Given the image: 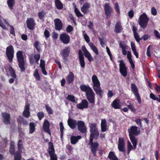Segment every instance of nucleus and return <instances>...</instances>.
<instances>
[{"instance_id": "18", "label": "nucleus", "mask_w": 160, "mask_h": 160, "mask_svg": "<svg viewBox=\"0 0 160 160\" xmlns=\"http://www.w3.org/2000/svg\"><path fill=\"white\" fill-rule=\"evenodd\" d=\"M78 109H83L84 108H87L88 106V103L86 99H83L81 102L76 105Z\"/></svg>"}, {"instance_id": "24", "label": "nucleus", "mask_w": 160, "mask_h": 160, "mask_svg": "<svg viewBox=\"0 0 160 160\" xmlns=\"http://www.w3.org/2000/svg\"><path fill=\"white\" fill-rule=\"evenodd\" d=\"M93 89L96 94L98 95L101 98H102L103 97V94L104 92L103 90H102L100 86H99L98 87H94Z\"/></svg>"}, {"instance_id": "63", "label": "nucleus", "mask_w": 160, "mask_h": 160, "mask_svg": "<svg viewBox=\"0 0 160 160\" xmlns=\"http://www.w3.org/2000/svg\"><path fill=\"white\" fill-rule=\"evenodd\" d=\"M154 33L157 38L158 39H160V33L158 31L156 30H154Z\"/></svg>"}, {"instance_id": "22", "label": "nucleus", "mask_w": 160, "mask_h": 160, "mask_svg": "<svg viewBox=\"0 0 160 160\" xmlns=\"http://www.w3.org/2000/svg\"><path fill=\"white\" fill-rule=\"evenodd\" d=\"M66 80L68 84L72 83L74 80V76L73 73L71 72H69V74L66 78Z\"/></svg>"}, {"instance_id": "23", "label": "nucleus", "mask_w": 160, "mask_h": 160, "mask_svg": "<svg viewBox=\"0 0 160 160\" xmlns=\"http://www.w3.org/2000/svg\"><path fill=\"white\" fill-rule=\"evenodd\" d=\"M30 105L29 104L25 105L24 110L23 112V115L26 118H28L30 116Z\"/></svg>"}, {"instance_id": "2", "label": "nucleus", "mask_w": 160, "mask_h": 160, "mask_svg": "<svg viewBox=\"0 0 160 160\" xmlns=\"http://www.w3.org/2000/svg\"><path fill=\"white\" fill-rule=\"evenodd\" d=\"M90 128L91 134L89 139H97L98 138L99 132L98 130L96 124L95 123H92L90 125Z\"/></svg>"}, {"instance_id": "10", "label": "nucleus", "mask_w": 160, "mask_h": 160, "mask_svg": "<svg viewBox=\"0 0 160 160\" xmlns=\"http://www.w3.org/2000/svg\"><path fill=\"white\" fill-rule=\"evenodd\" d=\"M119 71L121 74L124 77L126 76L127 74V68L124 61L121 60L120 61Z\"/></svg>"}, {"instance_id": "46", "label": "nucleus", "mask_w": 160, "mask_h": 160, "mask_svg": "<svg viewBox=\"0 0 160 160\" xmlns=\"http://www.w3.org/2000/svg\"><path fill=\"white\" fill-rule=\"evenodd\" d=\"M46 14V13L44 10L39 12L38 13V16L40 20L43 19Z\"/></svg>"}, {"instance_id": "61", "label": "nucleus", "mask_w": 160, "mask_h": 160, "mask_svg": "<svg viewBox=\"0 0 160 160\" xmlns=\"http://www.w3.org/2000/svg\"><path fill=\"white\" fill-rule=\"evenodd\" d=\"M151 12L152 14L154 16H155L157 14V11L156 8L154 7H152L151 8Z\"/></svg>"}, {"instance_id": "64", "label": "nucleus", "mask_w": 160, "mask_h": 160, "mask_svg": "<svg viewBox=\"0 0 160 160\" xmlns=\"http://www.w3.org/2000/svg\"><path fill=\"white\" fill-rule=\"evenodd\" d=\"M50 160H58V158L56 154H55L50 155Z\"/></svg>"}, {"instance_id": "44", "label": "nucleus", "mask_w": 160, "mask_h": 160, "mask_svg": "<svg viewBox=\"0 0 160 160\" xmlns=\"http://www.w3.org/2000/svg\"><path fill=\"white\" fill-rule=\"evenodd\" d=\"M119 45L120 47L122 48V54L124 55H126L127 54V52L126 50V46L123 45L122 42H120Z\"/></svg>"}, {"instance_id": "12", "label": "nucleus", "mask_w": 160, "mask_h": 160, "mask_svg": "<svg viewBox=\"0 0 160 160\" xmlns=\"http://www.w3.org/2000/svg\"><path fill=\"white\" fill-rule=\"evenodd\" d=\"M113 8L111 7L109 3H106L104 6V10L107 18H109L111 15Z\"/></svg>"}, {"instance_id": "38", "label": "nucleus", "mask_w": 160, "mask_h": 160, "mask_svg": "<svg viewBox=\"0 0 160 160\" xmlns=\"http://www.w3.org/2000/svg\"><path fill=\"white\" fill-rule=\"evenodd\" d=\"M29 132L30 133L32 134L34 132L35 130L36 125L33 122H31L29 124Z\"/></svg>"}, {"instance_id": "1", "label": "nucleus", "mask_w": 160, "mask_h": 160, "mask_svg": "<svg viewBox=\"0 0 160 160\" xmlns=\"http://www.w3.org/2000/svg\"><path fill=\"white\" fill-rule=\"evenodd\" d=\"M17 61L18 63L19 67L21 72H25L26 70V62L24 60V58L22 52L21 51L17 52L16 54Z\"/></svg>"}, {"instance_id": "62", "label": "nucleus", "mask_w": 160, "mask_h": 160, "mask_svg": "<svg viewBox=\"0 0 160 160\" xmlns=\"http://www.w3.org/2000/svg\"><path fill=\"white\" fill-rule=\"evenodd\" d=\"M114 8L115 9L116 12L118 13H120V10L119 8V6L118 3L117 2H116Z\"/></svg>"}, {"instance_id": "41", "label": "nucleus", "mask_w": 160, "mask_h": 160, "mask_svg": "<svg viewBox=\"0 0 160 160\" xmlns=\"http://www.w3.org/2000/svg\"><path fill=\"white\" fill-rule=\"evenodd\" d=\"M80 88L82 91L85 92L86 93L87 91L90 90L92 89L89 86L85 85H81L80 86Z\"/></svg>"}, {"instance_id": "30", "label": "nucleus", "mask_w": 160, "mask_h": 160, "mask_svg": "<svg viewBox=\"0 0 160 160\" xmlns=\"http://www.w3.org/2000/svg\"><path fill=\"white\" fill-rule=\"evenodd\" d=\"M82 138V137L80 135H78L77 136L72 135L70 138L71 142L73 144H75L78 142L79 140Z\"/></svg>"}, {"instance_id": "60", "label": "nucleus", "mask_w": 160, "mask_h": 160, "mask_svg": "<svg viewBox=\"0 0 160 160\" xmlns=\"http://www.w3.org/2000/svg\"><path fill=\"white\" fill-rule=\"evenodd\" d=\"M10 33L12 35H13L15 36V30L14 28L13 27V26L12 25H10Z\"/></svg>"}, {"instance_id": "3", "label": "nucleus", "mask_w": 160, "mask_h": 160, "mask_svg": "<svg viewBox=\"0 0 160 160\" xmlns=\"http://www.w3.org/2000/svg\"><path fill=\"white\" fill-rule=\"evenodd\" d=\"M149 20V18L146 14L143 13L139 17L138 24L141 28L144 29L147 27Z\"/></svg>"}, {"instance_id": "39", "label": "nucleus", "mask_w": 160, "mask_h": 160, "mask_svg": "<svg viewBox=\"0 0 160 160\" xmlns=\"http://www.w3.org/2000/svg\"><path fill=\"white\" fill-rule=\"evenodd\" d=\"M22 141V140H19L18 143V151L16 152H18L21 154L22 152V149L23 148Z\"/></svg>"}, {"instance_id": "9", "label": "nucleus", "mask_w": 160, "mask_h": 160, "mask_svg": "<svg viewBox=\"0 0 160 160\" xmlns=\"http://www.w3.org/2000/svg\"><path fill=\"white\" fill-rule=\"evenodd\" d=\"M129 136H137L140 133V129L136 126H131L128 129Z\"/></svg>"}, {"instance_id": "28", "label": "nucleus", "mask_w": 160, "mask_h": 160, "mask_svg": "<svg viewBox=\"0 0 160 160\" xmlns=\"http://www.w3.org/2000/svg\"><path fill=\"white\" fill-rule=\"evenodd\" d=\"M48 152L49 155L55 154V151L54 148V146L52 142H48Z\"/></svg>"}, {"instance_id": "15", "label": "nucleus", "mask_w": 160, "mask_h": 160, "mask_svg": "<svg viewBox=\"0 0 160 160\" xmlns=\"http://www.w3.org/2000/svg\"><path fill=\"white\" fill-rule=\"evenodd\" d=\"M70 52V49L68 47L65 48L61 52V53L64 61H67V58L69 56Z\"/></svg>"}, {"instance_id": "4", "label": "nucleus", "mask_w": 160, "mask_h": 160, "mask_svg": "<svg viewBox=\"0 0 160 160\" xmlns=\"http://www.w3.org/2000/svg\"><path fill=\"white\" fill-rule=\"evenodd\" d=\"M93 140L89 139L88 143L89 145H90V148L91 149V151L94 157L96 156V152L98 151L99 146V143L97 142H93Z\"/></svg>"}, {"instance_id": "19", "label": "nucleus", "mask_w": 160, "mask_h": 160, "mask_svg": "<svg viewBox=\"0 0 160 160\" xmlns=\"http://www.w3.org/2000/svg\"><path fill=\"white\" fill-rule=\"evenodd\" d=\"M50 124L47 119H45L43 125V128L44 131L51 136V132L49 129Z\"/></svg>"}, {"instance_id": "17", "label": "nucleus", "mask_w": 160, "mask_h": 160, "mask_svg": "<svg viewBox=\"0 0 160 160\" xmlns=\"http://www.w3.org/2000/svg\"><path fill=\"white\" fill-rule=\"evenodd\" d=\"M26 23L28 28L31 30L34 29L35 23L33 18H27L26 20Z\"/></svg>"}, {"instance_id": "37", "label": "nucleus", "mask_w": 160, "mask_h": 160, "mask_svg": "<svg viewBox=\"0 0 160 160\" xmlns=\"http://www.w3.org/2000/svg\"><path fill=\"white\" fill-rule=\"evenodd\" d=\"M88 45L91 49L97 55H98L99 54L98 50L94 44L92 42H90L88 44Z\"/></svg>"}, {"instance_id": "50", "label": "nucleus", "mask_w": 160, "mask_h": 160, "mask_svg": "<svg viewBox=\"0 0 160 160\" xmlns=\"http://www.w3.org/2000/svg\"><path fill=\"white\" fill-rule=\"evenodd\" d=\"M67 98L69 101L73 102H74L75 101V97L74 96L72 95H68L67 97Z\"/></svg>"}, {"instance_id": "47", "label": "nucleus", "mask_w": 160, "mask_h": 160, "mask_svg": "<svg viewBox=\"0 0 160 160\" xmlns=\"http://www.w3.org/2000/svg\"><path fill=\"white\" fill-rule=\"evenodd\" d=\"M33 76L38 81L40 80V75L38 72V70L37 69H36L35 70V71L33 74Z\"/></svg>"}, {"instance_id": "29", "label": "nucleus", "mask_w": 160, "mask_h": 160, "mask_svg": "<svg viewBox=\"0 0 160 160\" xmlns=\"http://www.w3.org/2000/svg\"><path fill=\"white\" fill-rule=\"evenodd\" d=\"M40 66L42 72L44 75H47V72L45 70V62L42 59H40Z\"/></svg>"}, {"instance_id": "13", "label": "nucleus", "mask_w": 160, "mask_h": 160, "mask_svg": "<svg viewBox=\"0 0 160 160\" xmlns=\"http://www.w3.org/2000/svg\"><path fill=\"white\" fill-rule=\"evenodd\" d=\"M77 125L78 130L81 132L85 133L87 132L86 127L84 122L82 121H78L77 122Z\"/></svg>"}, {"instance_id": "26", "label": "nucleus", "mask_w": 160, "mask_h": 160, "mask_svg": "<svg viewBox=\"0 0 160 160\" xmlns=\"http://www.w3.org/2000/svg\"><path fill=\"white\" fill-rule=\"evenodd\" d=\"M92 81L93 83V88L98 87L100 86V83L97 77L95 75H93L92 77Z\"/></svg>"}, {"instance_id": "11", "label": "nucleus", "mask_w": 160, "mask_h": 160, "mask_svg": "<svg viewBox=\"0 0 160 160\" xmlns=\"http://www.w3.org/2000/svg\"><path fill=\"white\" fill-rule=\"evenodd\" d=\"M59 38L61 41L64 44H67L70 43V37L66 33H63L60 35Z\"/></svg>"}, {"instance_id": "59", "label": "nucleus", "mask_w": 160, "mask_h": 160, "mask_svg": "<svg viewBox=\"0 0 160 160\" xmlns=\"http://www.w3.org/2000/svg\"><path fill=\"white\" fill-rule=\"evenodd\" d=\"M73 30V27L71 25H68L66 28V32L68 33H70Z\"/></svg>"}, {"instance_id": "14", "label": "nucleus", "mask_w": 160, "mask_h": 160, "mask_svg": "<svg viewBox=\"0 0 160 160\" xmlns=\"http://www.w3.org/2000/svg\"><path fill=\"white\" fill-rule=\"evenodd\" d=\"M1 116L3 118V122L4 123L7 125H10L11 116L8 113L2 112Z\"/></svg>"}, {"instance_id": "45", "label": "nucleus", "mask_w": 160, "mask_h": 160, "mask_svg": "<svg viewBox=\"0 0 160 160\" xmlns=\"http://www.w3.org/2000/svg\"><path fill=\"white\" fill-rule=\"evenodd\" d=\"M7 4L10 9L12 10L15 4V1L14 0H8Z\"/></svg>"}, {"instance_id": "8", "label": "nucleus", "mask_w": 160, "mask_h": 160, "mask_svg": "<svg viewBox=\"0 0 160 160\" xmlns=\"http://www.w3.org/2000/svg\"><path fill=\"white\" fill-rule=\"evenodd\" d=\"M40 55L39 53L34 55H31L28 57L30 64L32 65L35 62L37 64H38V62L40 60Z\"/></svg>"}, {"instance_id": "42", "label": "nucleus", "mask_w": 160, "mask_h": 160, "mask_svg": "<svg viewBox=\"0 0 160 160\" xmlns=\"http://www.w3.org/2000/svg\"><path fill=\"white\" fill-rule=\"evenodd\" d=\"M8 68L11 76L14 78H16L17 77V75L14 69L11 66H9Z\"/></svg>"}, {"instance_id": "58", "label": "nucleus", "mask_w": 160, "mask_h": 160, "mask_svg": "<svg viewBox=\"0 0 160 160\" xmlns=\"http://www.w3.org/2000/svg\"><path fill=\"white\" fill-rule=\"evenodd\" d=\"M134 38L138 42H139L140 40H141V38H140L138 33L134 34Z\"/></svg>"}, {"instance_id": "31", "label": "nucleus", "mask_w": 160, "mask_h": 160, "mask_svg": "<svg viewBox=\"0 0 160 160\" xmlns=\"http://www.w3.org/2000/svg\"><path fill=\"white\" fill-rule=\"evenodd\" d=\"M122 29L121 23L120 22H118L116 23L114 31L116 33H119L121 32Z\"/></svg>"}, {"instance_id": "21", "label": "nucleus", "mask_w": 160, "mask_h": 160, "mask_svg": "<svg viewBox=\"0 0 160 160\" xmlns=\"http://www.w3.org/2000/svg\"><path fill=\"white\" fill-rule=\"evenodd\" d=\"M112 107L115 109L121 108V106L120 104V100L118 98L114 100L111 103Z\"/></svg>"}, {"instance_id": "33", "label": "nucleus", "mask_w": 160, "mask_h": 160, "mask_svg": "<svg viewBox=\"0 0 160 160\" xmlns=\"http://www.w3.org/2000/svg\"><path fill=\"white\" fill-rule=\"evenodd\" d=\"M130 140L133 145V149H135L136 148L138 139L135 136H129Z\"/></svg>"}, {"instance_id": "36", "label": "nucleus", "mask_w": 160, "mask_h": 160, "mask_svg": "<svg viewBox=\"0 0 160 160\" xmlns=\"http://www.w3.org/2000/svg\"><path fill=\"white\" fill-rule=\"evenodd\" d=\"M17 122L20 124H23V125H28V123L26 120L22 116L19 117L18 118L17 120Z\"/></svg>"}, {"instance_id": "49", "label": "nucleus", "mask_w": 160, "mask_h": 160, "mask_svg": "<svg viewBox=\"0 0 160 160\" xmlns=\"http://www.w3.org/2000/svg\"><path fill=\"white\" fill-rule=\"evenodd\" d=\"M74 12L76 15L78 17H82L83 15L81 13L79 10L75 6L74 9Z\"/></svg>"}, {"instance_id": "20", "label": "nucleus", "mask_w": 160, "mask_h": 160, "mask_svg": "<svg viewBox=\"0 0 160 160\" xmlns=\"http://www.w3.org/2000/svg\"><path fill=\"white\" fill-rule=\"evenodd\" d=\"M55 29L60 31L62 29L63 24L59 18L55 19L54 20Z\"/></svg>"}, {"instance_id": "27", "label": "nucleus", "mask_w": 160, "mask_h": 160, "mask_svg": "<svg viewBox=\"0 0 160 160\" xmlns=\"http://www.w3.org/2000/svg\"><path fill=\"white\" fill-rule=\"evenodd\" d=\"M89 3L86 2L85 3L81 8V11L84 14H86L88 11V9L90 8Z\"/></svg>"}, {"instance_id": "51", "label": "nucleus", "mask_w": 160, "mask_h": 160, "mask_svg": "<svg viewBox=\"0 0 160 160\" xmlns=\"http://www.w3.org/2000/svg\"><path fill=\"white\" fill-rule=\"evenodd\" d=\"M14 160H21L22 158L21 155L18 152H16L14 156Z\"/></svg>"}, {"instance_id": "34", "label": "nucleus", "mask_w": 160, "mask_h": 160, "mask_svg": "<svg viewBox=\"0 0 160 160\" xmlns=\"http://www.w3.org/2000/svg\"><path fill=\"white\" fill-rule=\"evenodd\" d=\"M127 102L129 104L127 105V106L131 112L133 113H135L136 111V109L134 106L133 102H131L130 101H128Z\"/></svg>"}, {"instance_id": "6", "label": "nucleus", "mask_w": 160, "mask_h": 160, "mask_svg": "<svg viewBox=\"0 0 160 160\" xmlns=\"http://www.w3.org/2000/svg\"><path fill=\"white\" fill-rule=\"evenodd\" d=\"M131 90L134 94L138 103L139 104L141 103V100L139 93L138 88L134 83H132L131 85Z\"/></svg>"}, {"instance_id": "7", "label": "nucleus", "mask_w": 160, "mask_h": 160, "mask_svg": "<svg viewBox=\"0 0 160 160\" xmlns=\"http://www.w3.org/2000/svg\"><path fill=\"white\" fill-rule=\"evenodd\" d=\"M86 96L89 102L94 105L95 101V94L92 89L87 91L86 93Z\"/></svg>"}, {"instance_id": "32", "label": "nucleus", "mask_w": 160, "mask_h": 160, "mask_svg": "<svg viewBox=\"0 0 160 160\" xmlns=\"http://www.w3.org/2000/svg\"><path fill=\"white\" fill-rule=\"evenodd\" d=\"M15 143L13 141H11L10 142L9 152L11 155H15L16 153V152H15Z\"/></svg>"}, {"instance_id": "40", "label": "nucleus", "mask_w": 160, "mask_h": 160, "mask_svg": "<svg viewBox=\"0 0 160 160\" xmlns=\"http://www.w3.org/2000/svg\"><path fill=\"white\" fill-rule=\"evenodd\" d=\"M55 5L58 9L61 10L63 7L62 3L60 0H55Z\"/></svg>"}, {"instance_id": "43", "label": "nucleus", "mask_w": 160, "mask_h": 160, "mask_svg": "<svg viewBox=\"0 0 160 160\" xmlns=\"http://www.w3.org/2000/svg\"><path fill=\"white\" fill-rule=\"evenodd\" d=\"M84 54L85 57L87 58L89 62H91L94 61V59L92 56L88 51L84 53Z\"/></svg>"}, {"instance_id": "52", "label": "nucleus", "mask_w": 160, "mask_h": 160, "mask_svg": "<svg viewBox=\"0 0 160 160\" xmlns=\"http://www.w3.org/2000/svg\"><path fill=\"white\" fill-rule=\"evenodd\" d=\"M135 121L138 126L141 128L142 127V120L141 119L139 118H137L135 119Z\"/></svg>"}, {"instance_id": "55", "label": "nucleus", "mask_w": 160, "mask_h": 160, "mask_svg": "<svg viewBox=\"0 0 160 160\" xmlns=\"http://www.w3.org/2000/svg\"><path fill=\"white\" fill-rule=\"evenodd\" d=\"M39 45V42L38 41H36L35 42V43L34 44V46L36 48L37 50L38 51V52H40L41 50V48L39 46H38Z\"/></svg>"}, {"instance_id": "5", "label": "nucleus", "mask_w": 160, "mask_h": 160, "mask_svg": "<svg viewBox=\"0 0 160 160\" xmlns=\"http://www.w3.org/2000/svg\"><path fill=\"white\" fill-rule=\"evenodd\" d=\"M6 55L9 62L12 63L14 55V50L12 45H9L7 47L6 50Z\"/></svg>"}, {"instance_id": "35", "label": "nucleus", "mask_w": 160, "mask_h": 160, "mask_svg": "<svg viewBox=\"0 0 160 160\" xmlns=\"http://www.w3.org/2000/svg\"><path fill=\"white\" fill-rule=\"evenodd\" d=\"M108 158L110 160H119L118 158L115 155L114 152L110 151L109 153Z\"/></svg>"}, {"instance_id": "16", "label": "nucleus", "mask_w": 160, "mask_h": 160, "mask_svg": "<svg viewBox=\"0 0 160 160\" xmlns=\"http://www.w3.org/2000/svg\"><path fill=\"white\" fill-rule=\"evenodd\" d=\"M78 57L80 66L84 68L85 67V63L83 55L81 50L78 51Z\"/></svg>"}, {"instance_id": "25", "label": "nucleus", "mask_w": 160, "mask_h": 160, "mask_svg": "<svg viewBox=\"0 0 160 160\" xmlns=\"http://www.w3.org/2000/svg\"><path fill=\"white\" fill-rule=\"evenodd\" d=\"M68 125L72 129L75 128L77 125L76 121L74 119L69 118L68 121Z\"/></svg>"}, {"instance_id": "48", "label": "nucleus", "mask_w": 160, "mask_h": 160, "mask_svg": "<svg viewBox=\"0 0 160 160\" xmlns=\"http://www.w3.org/2000/svg\"><path fill=\"white\" fill-rule=\"evenodd\" d=\"M45 108L46 111L49 114H52L53 113V111L51 108L48 105H45Z\"/></svg>"}, {"instance_id": "56", "label": "nucleus", "mask_w": 160, "mask_h": 160, "mask_svg": "<svg viewBox=\"0 0 160 160\" xmlns=\"http://www.w3.org/2000/svg\"><path fill=\"white\" fill-rule=\"evenodd\" d=\"M37 116L39 120H41L44 117V113L43 112H39L37 114Z\"/></svg>"}, {"instance_id": "54", "label": "nucleus", "mask_w": 160, "mask_h": 160, "mask_svg": "<svg viewBox=\"0 0 160 160\" xmlns=\"http://www.w3.org/2000/svg\"><path fill=\"white\" fill-rule=\"evenodd\" d=\"M118 148L119 150L122 152H125V145L118 144Z\"/></svg>"}, {"instance_id": "57", "label": "nucleus", "mask_w": 160, "mask_h": 160, "mask_svg": "<svg viewBox=\"0 0 160 160\" xmlns=\"http://www.w3.org/2000/svg\"><path fill=\"white\" fill-rule=\"evenodd\" d=\"M127 148V153L128 154H129L132 149L133 148L132 145L129 141H128V142Z\"/></svg>"}, {"instance_id": "53", "label": "nucleus", "mask_w": 160, "mask_h": 160, "mask_svg": "<svg viewBox=\"0 0 160 160\" xmlns=\"http://www.w3.org/2000/svg\"><path fill=\"white\" fill-rule=\"evenodd\" d=\"M59 125L60 127V131L61 132V138H62L63 137V130L64 129V127L63 126V123L62 122L59 123Z\"/></svg>"}]
</instances>
